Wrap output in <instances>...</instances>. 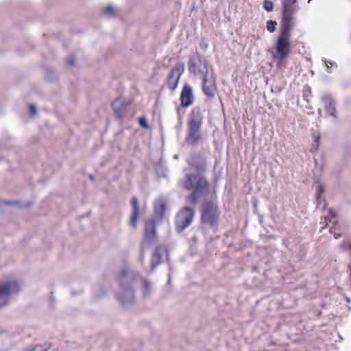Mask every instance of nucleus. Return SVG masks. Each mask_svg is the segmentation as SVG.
I'll return each instance as SVG.
<instances>
[{
  "instance_id": "1",
  "label": "nucleus",
  "mask_w": 351,
  "mask_h": 351,
  "mask_svg": "<svg viewBox=\"0 0 351 351\" xmlns=\"http://www.w3.org/2000/svg\"><path fill=\"white\" fill-rule=\"evenodd\" d=\"M184 187L186 190H193L187 197V201L193 205H195L198 199L205 197L209 193L206 179L199 174H186Z\"/></svg>"
},
{
  "instance_id": "2",
  "label": "nucleus",
  "mask_w": 351,
  "mask_h": 351,
  "mask_svg": "<svg viewBox=\"0 0 351 351\" xmlns=\"http://www.w3.org/2000/svg\"><path fill=\"white\" fill-rule=\"evenodd\" d=\"M204 114L200 107L192 108L188 116L187 135L186 141L190 145H195L202 139L201 128Z\"/></svg>"
},
{
  "instance_id": "3",
  "label": "nucleus",
  "mask_w": 351,
  "mask_h": 351,
  "mask_svg": "<svg viewBox=\"0 0 351 351\" xmlns=\"http://www.w3.org/2000/svg\"><path fill=\"white\" fill-rule=\"evenodd\" d=\"M291 45V35L280 34L274 45L275 52L272 55L274 62L279 69L287 67Z\"/></svg>"
},
{
  "instance_id": "4",
  "label": "nucleus",
  "mask_w": 351,
  "mask_h": 351,
  "mask_svg": "<svg viewBox=\"0 0 351 351\" xmlns=\"http://www.w3.org/2000/svg\"><path fill=\"white\" fill-rule=\"evenodd\" d=\"M208 62L203 59L199 53L189 56L188 67L189 72L201 79L208 76Z\"/></svg>"
},
{
  "instance_id": "5",
  "label": "nucleus",
  "mask_w": 351,
  "mask_h": 351,
  "mask_svg": "<svg viewBox=\"0 0 351 351\" xmlns=\"http://www.w3.org/2000/svg\"><path fill=\"white\" fill-rule=\"evenodd\" d=\"M194 218V210L188 206L181 209L176 216V230L180 233L190 226Z\"/></svg>"
},
{
  "instance_id": "6",
  "label": "nucleus",
  "mask_w": 351,
  "mask_h": 351,
  "mask_svg": "<svg viewBox=\"0 0 351 351\" xmlns=\"http://www.w3.org/2000/svg\"><path fill=\"white\" fill-rule=\"evenodd\" d=\"M19 291V285L15 280L0 283V309L7 306L11 296Z\"/></svg>"
},
{
  "instance_id": "7",
  "label": "nucleus",
  "mask_w": 351,
  "mask_h": 351,
  "mask_svg": "<svg viewBox=\"0 0 351 351\" xmlns=\"http://www.w3.org/2000/svg\"><path fill=\"white\" fill-rule=\"evenodd\" d=\"M218 219L217 206L213 202H206L202 212V221L213 226L217 224Z\"/></svg>"
},
{
  "instance_id": "8",
  "label": "nucleus",
  "mask_w": 351,
  "mask_h": 351,
  "mask_svg": "<svg viewBox=\"0 0 351 351\" xmlns=\"http://www.w3.org/2000/svg\"><path fill=\"white\" fill-rule=\"evenodd\" d=\"M156 228L154 220L145 222L144 229V239L141 243V251L147 250L156 241Z\"/></svg>"
},
{
  "instance_id": "9",
  "label": "nucleus",
  "mask_w": 351,
  "mask_h": 351,
  "mask_svg": "<svg viewBox=\"0 0 351 351\" xmlns=\"http://www.w3.org/2000/svg\"><path fill=\"white\" fill-rule=\"evenodd\" d=\"M127 274L128 272L126 271L123 270L122 271V278L120 280L121 293L118 295V300L123 306L132 303L135 298L134 292L132 287L124 285V278Z\"/></svg>"
},
{
  "instance_id": "10",
  "label": "nucleus",
  "mask_w": 351,
  "mask_h": 351,
  "mask_svg": "<svg viewBox=\"0 0 351 351\" xmlns=\"http://www.w3.org/2000/svg\"><path fill=\"white\" fill-rule=\"evenodd\" d=\"M184 71V64L183 62H177L171 69L170 73L167 77V86L174 90L178 84L180 78Z\"/></svg>"
},
{
  "instance_id": "11",
  "label": "nucleus",
  "mask_w": 351,
  "mask_h": 351,
  "mask_svg": "<svg viewBox=\"0 0 351 351\" xmlns=\"http://www.w3.org/2000/svg\"><path fill=\"white\" fill-rule=\"evenodd\" d=\"M297 12L295 10H283L280 34L291 35V30L294 25L293 14Z\"/></svg>"
},
{
  "instance_id": "12",
  "label": "nucleus",
  "mask_w": 351,
  "mask_h": 351,
  "mask_svg": "<svg viewBox=\"0 0 351 351\" xmlns=\"http://www.w3.org/2000/svg\"><path fill=\"white\" fill-rule=\"evenodd\" d=\"M202 80V91L209 98L213 99L217 92V86L215 83V77L210 76L206 77Z\"/></svg>"
},
{
  "instance_id": "13",
  "label": "nucleus",
  "mask_w": 351,
  "mask_h": 351,
  "mask_svg": "<svg viewBox=\"0 0 351 351\" xmlns=\"http://www.w3.org/2000/svg\"><path fill=\"white\" fill-rule=\"evenodd\" d=\"M194 101V95L193 93L192 86L186 84L180 93V104L182 107H188L193 104Z\"/></svg>"
},
{
  "instance_id": "14",
  "label": "nucleus",
  "mask_w": 351,
  "mask_h": 351,
  "mask_svg": "<svg viewBox=\"0 0 351 351\" xmlns=\"http://www.w3.org/2000/svg\"><path fill=\"white\" fill-rule=\"evenodd\" d=\"M189 163L199 173L205 171L207 168L206 158L199 154H194L191 156Z\"/></svg>"
},
{
  "instance_id": "15",
  "label": "nucleus",
  "mask_w": 351,
  "mask_h": 351,
  "mask_svg": "<svg viewBox=\"0 0 351 351\" xmlns=\"http://www.w3.org/2000/svg\"><path fill=\"white\" fill-rule=\"evenodd\" d=\"M166 201L163 198H158L154 201V219L155 220L161 221L164 218L166 211Z\"/></svg>"
},
{
  "instance_id": "16",
  "label": "nucleus",
  "mask_w": 351,
  "mask_h": 351,
  "mask_svg": "<svg viewBox=\"0 0 351 351\" xmlns=\"http://www.w3.org/2000/svg\"><path fill=\"white\" fill-rule=\"evenodd\" d=\"M167 253V249L163 245H160L156 248L151 258V271H153L160 265L162 256Z\"/></svg>"
},
{
  "instance_id": "17",
  "label": "nucleus",
  "mask_w": 351,
  "mask_h": 351,
  "mask_svg": "<svg viewBox=\"0 0 351 351\" xmlns=\"http://www.w3.org/2000/svg\"><path fill=\"white\" fill-rule=\"evenodd\" d=\"M132 213L130 219V226L136 228L139 217V205L137 197H133L131 199Z\"/></svg>"
},
{
  "instance_id": "18",
  "label": "nucleus",
  "mask_w": 351,
  "mask_h": 351,
  "mask_svg": "<svg viewBox=\"0 0 351 351\" xmlns=\"http://www.w3.org/2000/svg\"><path fill=\"white\" fill-rule=\"evenodd\" d=\"M322 101L324 104L326 112L335 119L337 118L335 102L330 95H324L322 97Z\"/></svg>"
},
{
  "instance_id": "19",
  "label": "nucleus",
  "mask_w": 351,
  "mask_h": 351,
  "mask_svg": "<svg viewBox=\"0 0 351 351\" xmlns=\"http://www.w3.org/2000/svg\"><path fill=\"white\" fill-rule=\"evenodd\" d=\"M335 217V213L333 211H329V213L327 216L324 217V221L326 225H328V223H332V226L330 228V231L332 234H334L335 239L339 237L341 234V232H337L336 230L337 229L338 224L337 221H332V219Z\"/></svg>"
},
{
  "instance_id": "20",
  "label": "nucleus",
  "mask_w": 351,
  "mask_h": 351,
  "mask_svg": "<svg viewBox=\"0 0 351 351\" xmlns=\"http://www.w3.org/2000/svg\"><path fill=\"white\" fill-rule=\"evenodd\" d=\"M126 107V104L124 103L123 100L121 98H117L113 101L112 103V108L117 114V116L119 118L123 117L125 109Z\"/></svg>"
},
{
  "instance_id": "21",
  "label": "nucleus",
  "mask_w": 351,
  "mask_h": 351,
  "mask_svg": "<svg viewBox=\"0 0 351 351\" xmlns=\"http://www.w3.org/2000/svg\"><path fill=\"white\" fill-rule=\"evenodd\" d=\"M283 10H299L298 5H295L298 0H280Z\"/></svg>"
},
{
  "instance_id": "22",
  "label": "nucleus",
  "mask_w": 351,
  "mask_h": 351,
  "mask_svg": "<svg viewBox=\"0 0 351 351\" xmlns=\"http://www.w3.org/2000/svg\"><path fill=\"white\" fill-rule=\"evenodd\" d=\"M151 291V285L147 280H143V295H147Z\"/></svg>"
},
{
  "instance_id": "23",
  "label": "nucleus",
  "mask_w": 351,
  "mask_h": 351,
  "mask_svg": "<svg viewBox=\"0 0 351 351\" xmlns=\"http://www.w3.org/2000/svg\"><path fill=\"white\" fill-rule=\"evenodd\" d=\"M277 23L274 21L269 20L267 22V29L269 32L272 33L276 29Z\"/></svg>"
},
{
  "instance_id": "24",
  "label": "nucleus",
  "mask_w": 351,
  "mask_h": 351,
  "mask_svg": "<svg viewBox=\"0 0 351 351\" xmlns=\"http://www.w3.org/2000/svg\"><path fill=\"white\" fill-rule=\"evenodd\" d=\"M263 8L267 12H271L274 10V3L271 1L265 0L263 1Z\"/></svg>"
},
{
  "instance_id": "25",
  "label": "nucleus",
  "mask_w": 351,
  "mask_h": 351,
  "mask_svg": "<svg viewBox=\"0 0 351 351\" xmlns=\"http://www.w3.org/2000/svg\"><path fill=\"white\" fill-rule=\"evenodd\" d=\"M104 13L106 14V15H108V16H115V11H114V8L109 5L108 6H106L105 10H104Z\"/></svg>"
},
{
  "instance_id": "26",
  "label": "nucleus",
  "mask_w": 351,
  "mask_h": 351,
  "mask_svg": "<svg viewBox=\"0 0 351 351\" xmlns=\"http://www.w3.org/2000/svg\"><path fill=\"white\" fill-rule=\"evenodd\" d=\"M139 125L145 129H147L149 128V125L147 122L145 117H141L138 119Z\"/></svg>"
},
{
  "instance_id": "27",
  "label": "nucleus",
  "mask_w": 351,
  "mask_h": 351,
  "mask_svg": "<svg viewBox=\"0 0 351 351\" xmlns=\"http://www.w3.org/2000/svg\"><path fill=\"white\" fill-rule=\"evenodd\" d=\"M66 62L70 66H74L75 62V58L73 55H70L66 59Z\"/></svg>"
},
{
  "instance_id": "28",
  "label": "nucleus",
  "mask_w": 351,
  "mask_h": 351,
  "mask_svg": "<svg viewBox=\"0 0 351 351\" xmlns=\"http://www.w3.org/2000/svg\"><path fill=\"white\" fill-rule=\"evenodd\" d=\"M29 113H30L31 116H35L36 114L37 110H36V107L35 105L30 104L29 106Z\"/></svg>"
},
{
  "instance_id": "29",
  "label": "nucleus",
  "mask_w": 351,
  "mask_h": 351,
  "mask_svg": "<svg viewBox=\"0 0 351 351\" xmlns=\"http://www.w3.org/2000/svg\"><path fill=\"white\" fill-rule=\"evenodd\" d=\"M316 195H321L324 192V188L321 184H317L315 186Z\"/></svg>"
},
{
  "instance_id": "30",
  "label": "nucleus",
  "mask_w": 351,
  "mask_h": 351,
  "mask_svg": "<svg viewBox=\"0 0 351 351\" xmlns=\"http://www.w3.org/2000/svg\"><path fill=\"white\" fill-rule=\"evenodd\" d=\"M318 146H319V137L314 136V142L312 145L311 150L313 149H317Z\"/></svg>"
},
{
  "instance_id": "31",
  "label": "nucleus",
  "mask_w": 351,
  "mask_h": 351,
  "mask_svg": "<svg viewBox=\"0 0 351 351\" xmlns=\"http://www.w3.org/2000/svg\"><path fill=\"white\" fill-rule=\"evenodd\" d=\"M324 61L325 62L326 66H327L328 69H330V67L333 66H336V64L333 62L328 61L326 60H324Z\"/></svg>"
},
{
  "instance_id": "32",
  "label": "nucleus",
  "mask_w": 351,
  "mask_h": 351,
  "mask_svg": "<svg viewBox=\"0 0 351 351\" xmlns=\"http://www.w3.org/2000/svg\"><path fill=\"white\" fill-rule=\"evenodd\" d=\"M316 199H317V207L319 208L321 206L322 202L324 200V199L322 198V195L319 194V195H316Z\"/></svg>"
},
{
  "instance_id": "33",
  "label": "nucleus",
  "mask_w": 351,
  "mask_h": 351,
  "mask_svg": "<svg viewBox=\"0 0 351 351\" xmlns=\"http://www.w3.org/2000/svg\"><path fill=\"white\" fill-rule=\"evenodd\" d=\"M199 45L203 50H206L208 46V45L206 43H204L203 41L200 43Z\"/></svg>"
},
{
  "instance_id": "34",
  "label": "nucleus",
  "mask_w": 351,
  "mask_h": 351,
  "mask_svg": "<svg viewBox=\"0 0 351 351\" xmlns=\"http://www.w3.org/2000/svg\"><path fill=\"white\" fill-rule=\"evenodd\" d=\"M89 178L90 179V180L93 181L94 180V177L93 175H90L89 176Z\"/></svg>"
},
{
  "instance_id": "35",
  "label": "nucleus",
  "mask_w": 351,
  "mask_h": 351,
  "mask_svg": "<svg viewBox=\"0 0 351 351\" xmlns=\"http://www.w3.org/2000/svg\"><path fill=\"white\" fill-rule=\"evenodd\" d=\"M168 281H169V282L170 281V276H169Z\"/></svg>"
},
{
  "instance_id": "36",
  "label": "nucleus",
  "mask_w": 351,
  "mask_h": 351,
  "mask_svg": "<svg viewBox=\"0 0 351 351\" xmlns=\"http://www.w3.org/2000/svg\"><path fill=\"white\" fill-rule=\"evenodd\" d=\"M311 1V0H308V3H309Z\"/></svg>"
}]
</instances>
